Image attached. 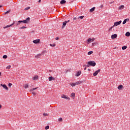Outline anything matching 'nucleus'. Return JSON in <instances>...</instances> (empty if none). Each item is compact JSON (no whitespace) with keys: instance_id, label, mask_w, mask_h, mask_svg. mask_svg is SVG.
<instances>
[{"instance_id":"1","label":"nucleus","mask_w":130,"mask_h":130,"mask_svg":"<svg viewBox=\"0 0 130 130\" xmlns=\"http://www.w3.org/2000/svg\"><path fill=\"white\" fill-rule=\"evenodd\" d=\"M29 21H30V17H27L26 19V20L18 21V22L16 23V25H18L19 24H21V23H24V24H27L28 22H29Z\"/></svg>"},{"instance_id":"2","label":"nucleus","mask_w":130,"mask_h":130,"mask_svg":"<svg viewBox=\"0 0 130 130\" xmlns=\"http://www.w3.org/2000/svg\"><path fill=\"white\" fill-rule=\"evenodd\" d=\"M96 66V62L94 61H89L87 62V67L89 68V67H95Z\"/></svg>"},{"instance_id":"3","label":"nucleus","mask_w":130,"mask_h":130,"mask_svg":"<svg viewBox=\"0 0 130 130\" xmlns=\"http://www.w3.org/2000/svg\"><path fill=\"white\" fill-rule=\"evenodd\" d=\"M37 89H38V87H36L35 88H32L30 90H29V92H31L32 94V95H36V92H35V91H34V90H37Z\"/></svg>"},{"instance_id":"4","label":"nucleus","mask_w":130,"mask_h":130,"mask_svg":"<svg viewBox=\"0 0 130 130\" xmlns=\"http://www.w3.org/2000/svg\"><path fill=\"white\" fill-rule=\"evenodd\" d=\"M121 20H120L119 21H117L114 22V24L113 25V27H115L116 26H118V25H120V24H121Z\"/></svg>"},{"instance_id":"5","label":"nucleus","mask_w":130,"mask_h":130,"mask_svg":"<svg viewBox=\"0 0 130 130\" xmlns=\"http://www.w3.org/2000/svg\"><path fill=\"white\" fill-rule=\"evenodd\" d=\"M15 22L14 21L13 23H12L10 25H8L7 26H4V29H7V28H9V27H12V26H13V25H15Z\"/></svg>"},{"instance_id":"6","label":"nucleus","mask_w":130,"mask_h":130,"mask_svg":"<svg viewBox=\"0 0 130 130\" xmlns=\"http://www.w3.org/2000/svg\"><path fill=\"white\" fill-rule=\"evenodd\" d=\"M101 71V70H100V69L98 70L97 71H96L93 74V75L94 76H97V75H98V73H100V71Z\"/></svg>"},{"instance_id":"7","label":"nucleus","mask_w":130,"mask_h":130,"mask_svg":"<svg viewBox=\"0 0 130 130\" xmlns=\"http://www.w3.org/2000/svg\"><path fill=\"white\" fill-rule=\"evenodd\" d=\"M61 98H63L64 99H67V100H70L69 97L67 96V95H66L64 94H62L61 95Z\"/></svg>"},{"instance_id":"8","label":"nucleus","mask_w":130,"mask_h":130,"mask_svg":"<svg viewBox=\"0 0 130 130\" xmlns=\"http://www.w3.org/2000/svg\"><path fill=\"white\" fill-rule=\"evenodd\" d=\"M32 42L33 43H35V44H37V43H39V42H40V40L37 39V40H34Z\"/></svg>"},{"instance_id":"9","label":"nucleus","mask_w":130,"mask_h":130,"mask_svg":"<svg viewBox=\"0 0 130 130\" xmlns=\"http://www.w3.org/2000/svg\"><path fill=\"white\" fill-rule=\"evenodd\" d=\"M1 86H2V87H3V88H4L5 90H9V88H8L6 84H1Z\"/></svg>"},{"instance_id":"10","label":"nucleus","mask_w":130,"mask_h":130,"mask_svg":"<svg viewBox=\"0 0 130 130\" xmlns=\"http://www.w3.org/2000/svg\"><path fill=\"white\" fill-rule=\"evenodd\" d=\"M117 38V34H114L111 36L112 39H115Z\"/></svg>"},{"instance_id":"11","label":"nucleus","mask_w":130,"mask_h":130,"mask_svg":"<svg viewBox=\"0 0 130 130\" xmlns=\"http://www.w3.org/2000/svg\"><path fill=\"white\" fill-rule=\"evenodd\" d=\"M67 23H68V21H66L62 23V29L64 28V27H66V25H67Z\"/></svg>"},{"instance_id":"12","label":"nucleus","mask_w":130,"mask_h":130,"mask_svg":"<svg viewBox=\"0 0 130 130\" xmlns=\"http://www.w3.org/2000/svg\"><path fill=\"white\" fill-rule=\"evenodd\" d=\"M129 21V19L128 18L125 19L123 21V25H124L126 23V22H128Z\"/></svg>"},{"instance_id":"13","label":"nucleus","mask_w":130,"mask_h":130,"mask_svg":"<svg viewBox=\"0 0 130 130\" xmlns=\"http://www.w3.org/2000/svg\"><path fill=\"white\" fill-rule=\"evenodd\" d=\"M81 75V71H78L75 74L76 77H79Z\"/></svg>"},{"instance_id":"14","label":"nucleus","mask_w":130,"mask_h":130,"mask_svg":"<svg viewBox=\"0 0 130 130\" xmlns=\"http://www.w3.org/2000/svg\"><path fill=\"white\" fill-rule=\"evenodd\" d=\"M60 3L61 5H63L67 3V1L66 0H61Z\"/></svg>"},{"instance_id":"15","label":"nucleus","mask_w":130,"mask_h":130,"mask_svg":"<svg viewBox=\"0 0 130 130\" xmlns=\"http://www.w3.org/2000/svg\"><path fill=\"white\" fill-rule=\"evenodd\" d=\"M123 88V86L122 85H120L118 86V90H121Z\"/></svg>"},{"instance_id":"16","label":"nucleus","mask_w":130,"mask_h":130,"mask_svg":"<svg viewBox=\"0 0 130 130\" xmlns=\"http://www.w3.org/2000/svg\"><path fill=\"white\" fill-rule=\"evenodd\" d=\"M95 11V7H93L91 9H90L89 12L90 13H92V12H94Z\"/></svg>"},{"instance_id":"17","label":"nucleus","mask_w":130,"mask_h":130,"mask_svg":"<svg viewBox=\"0 0 130 130\" xmlns=\"http://www.w3.org/2000/svg\"><path fill=\"white\" fill-rule=\"evenodd\" d=\"M125 36H127V37H129L130 32L129 31H127L125 34Z\"/></svg>"},{"instance_id":"18","label":"nucleus","mask_w":130,"mask_h":130,"mask_svg":"<svg viewBox=\"0 0 130 130\" xmlns=\"http://www.w3.org/2000/svg\"><path fill=\"white\" fill-rule=\"evenodd\" d=\"M52 80H54V78H53L52 76H50L49 77V81H52Z\"/></svg>"},{"instance_id":"19","label":"nucleus","mask_w":130,"mask_h":130,"mask_svg":"<svg viewBox=\"0 0 130 130\" xmlns=\"http://www.w3.org/2000/svg\"><path fill=\"white\" fill-rule=\"evenodd\" d=\"M75 96H76V94L75 93L73 92L71 94V97H73V99H75Z\"/></svg>"},{"instance_id":"20","label":"nucleus","mask_w":130,"mask_h":130,"mask_svg":"<svg viewBox=\"0 0 130 130\" xmlns=\"http://www.w3.org/2000/svg\"><path fill=\"white\" fill-rule=\"evenodd\" d=\"M126 48H127V47L126 46H124L122 47V50H125V49H126Z\"/></svg>"},{"instance_id":"21","label":"nucleus","mask_w":130,"mask_h":130,"mask_svg":"<svg viewBox=\"0 0 130 130\" xmlns=\"http://www.w3.org/2000/svg\"><path fill=\"white\" fill-rule=\"evenodd\" d=\"M71 85L72 87H75V86H77V83H72L71 84Z\"/></svg>"},{"instance_id":"22","label":"nucleus","mask_w":130,"mask_h":130,"mask_svg":"<svg viewBox=\"0 0 130 130\" xmlns=\"http://www.w3.org/2000/svg\"><path fill=\"white\" fill-rule=\"evenodd\" d=\"M11 12V10H8V11H6L5 12L4 15H7V14H9V13Z\"/></svg>"},{"instance_id":"23","label":"nucleus","mask_w":130,"mask_h":130,"mask_svg":"<svg viewBox=\"0 0 130 130\" xmlns=\"http://www.w3.org/2000/svg\"><path fill=\"white\" fill-rule=\"evenodd\" d=\"M124 9V6L123 5H121L120 7H119V10H122Z\"/></svg>"},{"instance_id":"24","label":"nucleus","mask_w":130,"mask_h":130,"mask_svg":"<svg viewBox=\"0 0 130 130\" xmlns=\"http://www.w3.org/2000/svg\"><path fill=\"white\" fill-rule=\"evenodd\" d=\"M37 79H38V76H35L34 78H33V80L34 81H35V80H37Z\"/></svg>"},{"instance_id":"25","label":"nucleus","mask_w":130,"mask_h":130,"mask_svg":"<svg viewBox=\"0 0 130 130\" xmlns=\"http://www.w3.org/2000/svg\"><path fill=\"white\" fill-rule=\"evenodd\" d=\"M30 8L31 7H26V8L24 9V11H28V10H30Z\"/></svg>"},{"instance_id":"26","label":"nucleus","mask_w":130,"mask_h":130,"mask_svg":"<svg viewBox=\"0 0 130 130\" xmlns=\"http://www.w3.org/2000/svg\"><path fill=\"white\" fill-rule=\"evenodd\" d=\"M94 40H92V39L91 38H89L88 40H87V42H91V41L93 42Z\"/></svg>"},{"instance_id":"27","label":"nucleus","mask_w":130,"mask_h":130,"mask_svg":"<svg viewBox=\"0 0 130 130\" xmlns=\"http://www.w3.org/2000/svg\"><path fill=\"white\" fill-rule=\"evenodd\" d=\"M41 54H38L37 55H36V56H35V57H36V58H39V56H41Z\"/></svg>"},{"instance_id":"28","label":"nucleus","mask_w":130,"mask_h":130,"mask_svg":"<svg viewBox=\"0 0 130 130\" xmlns=\"http://www.w3.org/2000/svg\"><path fill=\"white\" fill-rule=\"evenodd\" d=\"M29 87V85L28 84H25L24 85V88L25 89H27V88H28Z\"/></svg>"},{"instance_id":"29","label":"nucleus","mask_w":130,"mask_h":130,"mask_svg":"<svg viewBox=\"0 0 130 130\" xmlns=\"http://www.w3.org/2000/svg\"><path fill=\"white\" fill-rule=\"evenodd\" d=\"M3 58H4V59L8 58V56L7 55H4L3 56Z\"/></svg>"},{"instance_id":"30","label":"nucleus","mask_w":130,"mask_h":130,"mask_svg":"<svg viewBox=\"0 0 130 130\" xmlns=\"http://www.w3.org/2000/svg\"><path fill=\"white\" fill-rule=\"evenodd\" d=\"M92 53H93V51H89V52H88L87 54H88V55H90L92 54Z\"/></svg>"},{"instance_id":"31","label":"nucleus","mask_w":130,"mask_h":130,"mask_svg":"<svg viewBox=\"0 0 130 130\" xmlns=\"http://www.w3.org/2000/svg\"><path fill=\"white\" fill-rule=\"evenodd\" d=\"M59 122H61L62 121V118H60L58 119Z\"/></svg>"},{"instance_id":"32","label":"nucleus","mask_w":130,"mask_h":130,"mask_svg":"<svg viewBox=\"0 0 130 130\" xmlns=\"http://www.w3.org/2000/svg\"><path fill=\"white\" fill-rule=\"evenodd\" d=\"M50 46H51L52 47H54V46H55V44H50Z\"/></svg>"},{"instance_id":"33","label":"nucleus","mask_w":130,"mask_h":130,"mask_svg":"<svg viewBox=\"0 0 130 130\" xmlns=\"http://www.w3.org/2000/svg\"><path fill=\"white\" fill-rule=\"evenodd\" d=\"M11 66L10 65H9V66H8L6 68V69H7V70H10V69H11Z\"/></svg>"},{"instance_id":"34","label":"nucleus","mask_w":130,"mask_h":130,"mask_svg":"<svg viewBox=\"0 0 130 130\" xmlns=\"http://www.w3.org/2000/svg\"><path fill=\"white\" fill-rule=\"evenodd\" d=\"M84 19V16H79V17H78V19Z\"/></svg>"},{"instance_id":"35","label":"nucleus","mask_w":130,"mask_h":130,"mask_svg":"<svg viewBox=\"0 0 130 130\" xmlns=\"http://www.w3.org/2000/svg\"><path fill=\"white\" fill-rule=\"evenodd\" d=\"M76 85H80V84H81V83H82V82L78 81L77 82H76Z\"/></svg>"},{"instance_id":"36","label":"nucleus","mask_w":130,"mask_h":130,"mask_svg":"<svg viewBox=\"0 0 130 130\" xmlns=\"http://www.w3.org/2000/svg\"><path fill=\"white\" fill-rule=\"evenodd\" d=\"M45 129H49V125H47L45 127Z\"/></svg>"},{"instance_id":"37","label":"nucleus","mask_w":130,"mask_h":130,"mask_svg":"<svg viewBox=\"0 0 130 130\" xmlns=\"http://www.w3.org/2000/svg\"><path fill=\"white\" fill-rule=\"evenodd\" d=\"M8 86H9V87H12V86H13V84H12L11 83H9Z\"/></svg>"},{"instance_id":"38","label":"nucleus","mask_w":130,"mask_h":130,"mask_svg":"<svg viewBox=\"0 0 130 130\" xmlns=\"http://www.w3.org/2000/svg\"><path fill=\"white\" fill-rule=\"evenodd\" d=\"M26 28H27V27H26V26H22L20 28V29H26Z\"/></svg>"},{"instance_id":"39","label":"nucleus","mask_w":130,"mask_h":130,"mask_svg":"<svg viewBox=\"0 0 130 130\" xmlns=\"http://www.w3.org/2000/svg\"><path fill=\"white\" fill-rule=\"evenodd\" d=\"M99 8L100 9H102V8H103V4L101 5L99 7Z\"/></svg>"},{"instance_id":"40","label":"nucleus","mask_w":130,"mask_h":130,"mask_svg":"<svg viewBox=\"0 0 130 130\" xmlns=\"http://www.w3.org/2000/svg\"><path fill=\"white\" fill-rule=\"evenodd\" d=\"M48 115V114H47V113H44L43 114L44 116H47Z\"/></svg>"},{"instance_id":"41","label":"nucleus","mask_w":130,"mask_h":130,"mask_svg":"<svg viewBox=\"0 0 130 130\" xmlns=\"http://www.w3.org/2000/svg\"><path fill=\"white\" fill-rule=\"evenodd\" d=\"M74 21H75V20H79V18H77V17H75L73 19Z\"/></svg>"},{"instance_id":"42","label":"nucleus","mask_w":130,"mask_h":130,"mask_svg":"<svg viewBox=\"0 0 130 130\" xmlns=\"http://www.w3.org/2000/svg\"><path fill=\"white\" fill-rule=\"evenodd\" d=\"M113 26H112V27H110V28L109 29V31H110L111 30H112V28H113Z\"/></svg>"},{"instance_id":"43","label":"nucleus","mask_w":130,"mask_h":130,"mask_svg":"<svg viewBox=\"0 0 130 130\" xmlns=\"http://www.w3.org/2000/svg\"><path fill=\"white\" fill-rule=\"evenodd\" d=\"M85 68H86V67H87V65H86V64H84V65H83V68H85Z\"/></svg>"},{"instance_id":"44","label":"nucleus","mask_w":130,"mask_h":130,"mask_svg":"<svg viewBox=\"0 0 130 130\" xmlns=\"http://www.w3.org/2000/svg\"><path fill=\"white\" fill-rule=\"evenodd\" d=\"M56 40H58V39H59V38H58V37H57V38H56V39H55Z\"/></svg>"},{"instance_id":"45","label":"nucleus","mask_w":130,"mask_h":130,"mask_svg":"<svg viewBox=\"0 0 130 130\" xmlns=\"http://www.w3.org/2000/svg\"><path fill=\"white\" fill-rule=\"evenodd\" d=\"M38 3H41V0H39Z\"/></svg>"},{"instance_id":"46","label":"nucleus","mask_w":130,"mask_h":130,"mask_svg":"<svg viewBox=\"0 0 130 130\" xmlns=\"http://www.w3.org/2000/svg\"><path fill=\"white\" fill-rule=\"evenodd\" d=\"M86 70H87V67H85V68H84V71H86Z\"/></svg>"},{"instance_id":"47","label":"nucleus","mask_w":130,"mask_h":130,"mask_svg":"<svg viewBox=\"0 0 130 130\" xmlns=\"http://www.w3.org/2000/svg\"><path fill=\"white\" fill-rule=\"evenodd\" d=\"M88 72H90V71H91V69H88Z\"/></svg>"},{"instance_id":"48","label":"nucleus","mask_w":130,"mask_h":130,"mask_svg":"<svg viewBox=\"0 0 130 130\" xmlns=\"http://www.w3.org/2000/svg\"><path fill=\"white\" fill-rule=\"evenodd\" d=\"M2 105L0 104V109L2 108Z\"/></svg>"},{"instance_id":"49","label":"nucleus","mask_w":130,"mask_h":130,"mask_svg":"<svg viewBox=\"0 0 130 130\" xmlns=\"http://www.w3.org/2000/svg\"><path fill=\"white\" fill-rule=\"evenodd\" d=\"M113 2H110V4H113Z\"/></svg>"},{"instance_id":"50","label":"nucleus","mask_w":130,"mask_h":130,"mask_svg":"<svg viewBox=\"0 0 130 130\" xmlns=\"http://www.w3.org/2000/svg\"><path fill=\"white\" fill-rule=\"evenodd\" d=\"M0 76H2V72H0Z\"/></svg>"},{"instance_id":"51","label":"nucleus","mask_w":130,"mask_h":130,"mask_svg":"<svg viewBox=\"0 0 130 130\" xmlns=\"http://www.w3.org/2000/svg\"><path fill=\"white\" fill-rule=\"evenodd\" d=\"M49 72H52L51 70H49Z\"/></svg>"},{"instance_id":"52","label":"nucleus","mask_w":130,"mask_h":130,"mask_svg":"<svg viewBox=\"0 0 130 130\" xmlns=\"http://www.w3.org/2000/svg\"><path fill=\"white\" fill-rule=\"evenodd\" d=\"M3 7V6L1 5L0 6V8H2Z\"/></svg>"},{"instance_id":"53","label":"nucleus","mask_w":130,"mask_h":130,"mask_svg":"<svg viewBox=\"0 0 130 130\" xmlns=\"http://www.w3.org/2000/svg\"><path fill=\"white\" fill-rule=\"evenodd\" d=\"M67 22H68H68H70V20L67 21Z\"/></svg>"}]
</instances>
